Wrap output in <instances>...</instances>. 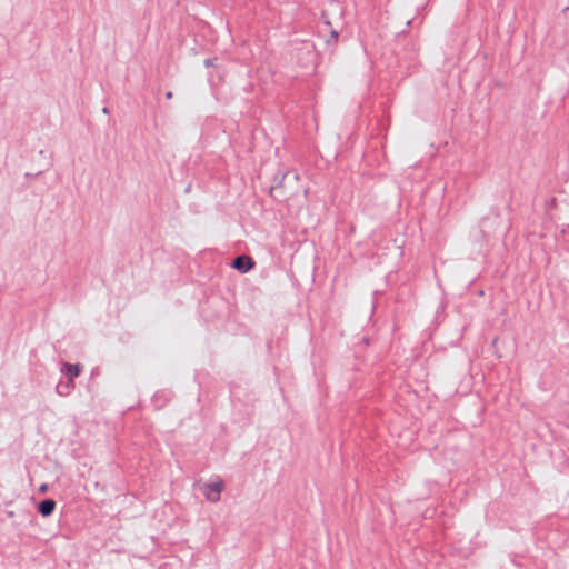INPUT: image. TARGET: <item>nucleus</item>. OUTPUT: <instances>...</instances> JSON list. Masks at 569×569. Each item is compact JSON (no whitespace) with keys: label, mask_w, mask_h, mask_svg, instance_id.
<instances>
[{"label":"nucleus","mask_w":569,"mask_h":569,"mask_svg":"<svg viewBox=\"0 0 569 569\" xmlns=\"http://www.w3.org/2000/svg\"><path fill=\"white\" fill-rule=\"evenodd\" d=\"M305 193L300 178L296 172H287L270 188V194L278 201H290Z\"/></svg>","instance_id":"obj_1"},{"label":"nucleus","mask_w":569,"mask_h":569,"mask_svg":"<svg viewBox=\"0 0 569 569\" xmlns=\"http://www.w3.org/2000/svg\"><path fill=\"white\" fill-rule=\"evenodd\" d=\"M223 488L221 479H216L212 483L206 486L204 497L210 502H217L220 500V493Z\"/></svg>","instance_id":"obj_2"},{"label":"nucleus","mask_w":569,"mask_h":569,"mask_svg":"<svg viewBox=\"0 0 569 569\" xmlns=\"http://www.w3.org/2000/svg\"><path fill=\"white\" fill-rule=\"evenodd\" d=\"M253 266L251 258L247 256H239L234 259L232 267L240 272H248Z\"/></svg>","instance_id":"obj_3"},{"label":"nucleus","mask_w":569,"mask_h":569,"mask_svg":"<svg viewBox=\"0 0 569 569\" xmlns=\"http://www.w3.org/2000/svg\"><path fill=\"white\" fill-rule=\"evenodd\" d=\"M54 508L56 502L52 499H46L39 503V512L42 517L50 516L53 512Z\"/></svg>","instance_id":"obj_4"},{"label":"nucleus","mask_w":569,"mask_h":569,"mask_svg":"<svg viewBox=\"0 0 569 569\" xmlns=\"http://www.w3.org/2000/svg\"><path fill=\"white\" fill-rule=\"evenodd\" d=\"M64 369H66L67 373L69 375L70 380L76 378L80 371L78 365L66 363Z\"/></svg>","instance_id":"obj_5"},{"label":"nucleus","mask_w":569,"mask_h":569,"mask_svg":"<svg viewBox=\"0 0 569 569\" xmlns=\"http://www.w3.org/2000/svg\"><path fill=\"white\" fill-rule=\"evenodd\" d=\"M172 96H173V94H172V92H171V91L167 92V94H166L167 99H171V98H172Z\"/></svg>","instance_id":"obj_6"},{"label":"nucleus","mask_w":569,"mask_h":569,"mask_svg":"<svg viewBox=\"0 0 569 569\" xmlns=\"http://www.w3.org/2000/svg\"><path fill=\"white\" fill-rule=\"evenodd\" d=\"M206 66H207V67L211 66L210 60H206Z\"/></svg>","instance_id":"obj_7"}]
</instances>
